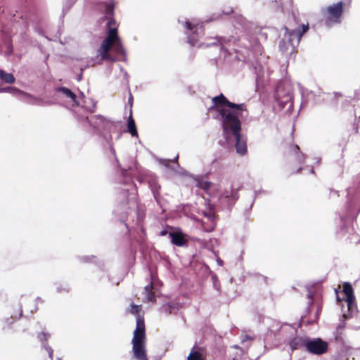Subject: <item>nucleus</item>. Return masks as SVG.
Listing matches in <instances>:
<instances>
[{
    "label": "nucleus",
    "mask_w": 360,
    "mask_h": 360,
    "mask_svg": "<svg viewBox=\"0 0 360 360\" xmlns=\"http://www.w3.org/2000/svg\"><path fill=\"white\" fill-rule=\"evenodd\" d=\"M212 105L207 110L216 111L213 118L221 122L223 136L230 147L234 146L236 153L244 155L247 153L245 139L241 135V122L240 117L247 111L245 103H234L220 94L212 98Z\"/></svg>",
    "instance_id": "1"
},
{
    "label": "nucleus",
    "mask_w": 360,
    "mask_h": 360,
    "mask_svg": "<svg viewBox=\"0 0 360 360\" xmlns=\"http://www.w3.org/2000/svg\"><path fill=\"white\" fill-rule=\"evenodd\" d=\"M101 5L104 8L103 13L105 15L103 20H107V35L97 50V55L101 56L102 60L115 62L117 58L109 53L111 49L117 55L126 56L121 39L118 36V25L114 18L116 2L115 0H104L101 3Z\"/></svg>",
    "instance_id": "2"
},
{
    "label": "nucleus",
    "mask_w": 360,
    "mask_h": 360,
    "mask_svg": "<svg viewBox=\"0 0 360 360\" xmlns=\"http://www.w3.org/2000/svg\"><path fill=\"white\" fill-rule=\"evenodd\" d=\"M184 23L186 30L188 43L191 46H197L198 48H208L217 46L219 48L221 53H224V56L227 53L230 54L229 48L236 45L240 39L234 36L229 37H207L205 41L200 42L199 39L204 34V30L202 25H193L190 21L186 20Z\"/></svg>",
    "instance_id": "3"
},
{
    "label": "nucleus",
    "mask_w": 360,
    "mask_h": 360,
    "mask_svg": "<svg viewBox=\"0 0 360 360\" xmlns=\"http://www.w3.org/2000/svg\"><path fill=\"white\" fill-rule=\"evenodd\" d=\"M356 198L348 197L343 213H339L335 219V233L338 238H342L346 234L350 233L352 229L349 227L351 219L356 218L360 212V207L356 210Z\"/></svg>",
    "instance_id": "4"
},
{
    "label": "nucleus",
    "mask_w": 360,
    "mask_h": 360,
    "mask_svg": "<svg viewBox=\"0 0 360 360\" xmlns=\"http://www.w3.org/2000/svg\"><path fill=\"white\" fill-rule=\"evenodd\" d=\"M131 343L133 358L136 360H148L146 349L145 323L143 318L141 316L136 317V326Z\"/></svg>",
    "instance_id": "5"
},
{
    "label": "nucleus",
    "mask_w": 360,
    "mask_h": 360,
    "mask_svg": "<svg viewBox=\"0 0 360 360\" xmlns=\"http://www.w3.org/2000/svg\"><path fill=\"white\" fill-rule=\"evenodd\" d=\"M274 98L278 106L284 108L289 103L288 110L293 106V88L292 83L287 79H281L276 88Z\"/></svg>",
    "instance_id": "6"
},
{
    "label": "nucleus",
    "mask_w": 360,
    "mask_h": 360,
    "mask_svg": "<svg viewBox=\"0 0 360 360\" xmlns=\"http://www.w3.org/2000/svg\"><path fill=\"white\" fill-rule=\"evenodd\" d=\"M129 188H122L119 191L117 196V204L114 212L124 217L128 213L129 204L134 203L136 205L137 210V221L138 222L142 221L145 217L144 211L140 208L136 202L133 201L132 199L129 200Z\"/></svg>",
    "instance_id": "7"
},
{
    "label": "nucleus",
    "mask_w": 360,
    "mask_h": 360,
    "mask_svg": "<svg viewBox=\"0 0 360 360\" xmlns=\"http://www.w3.org/2000/svg\"><path fill=\"white\" fill-rule=\"evenodd\" d=\"M78 122L85 128L90 127L95 133L101 134L103 131L110 130L112 123L101 115L87 117L77 116Z\"/></svg>",
    "instance_id": "8"
},
{
    "label": "nucleus",
    "mask_w": 360,
    "mask_h": 360,
    "mask_svg": "<svg viewBox=\"0 0 360 360\" xmlns=\"http://www.w3.org/2000/svg\"><path fill=\"white\" fill-rule=\"evenodd\" d=\"M56 91L62 94L63 97L72 102V105L81 106L89 112H94L96 108V102L93 99H89L91 105H87V101L84 99L85 96L83 92H80V96L77 97L76 94L70 89L64 86L58 87Z\"/></svg>",
    "instance_id": "9"
},
{
    "label": "nucleus",
    "mask_w": 360,
    "mask_h": 360,
    "mask_svg": "<svg viewBox=\"0 0 360 360\" xmlns=\"http://www.w3.org/2000/svg\"><path fill=\"white\" fill-rule=\"evenodd\" d=\"M283 29L285 30L283 37L288 40V46L297 47L303 34L309 30V24H302L301 28L300 26L295 28H290L285 25Z\"/></svg>",
    "instance_id": "10"
},
{
    "label": "nucleus",
    "mask_w": 360,
    "mask_h": 360,
    "mask_svg": "<svg viewBox=\"0 0 360 360\" xmlns=\"http://www.w3.org/2000/svg\"><path fill=\"white\" fill-rule=\"evenodd\" d=\"M222 13L225 15H230L231 13L233 14L232 17V22L236 29H241L243 32L248 34L252 32V29L254 27V24L252 22L247 20V19L242 15L235 13L232 8H228L224 10Z\"/></svg>",
    "instance_id": "11"
},
{
    "label": "nucleus",
    "mask_w": 360,
    "mask_h": 360,
    "mask_svg": "<svg viewBox=\"0 0 360 360\" xmlns=\"http://www.w3.org/2000/svg\"><path fill=\"white\" fill-rule=\"evenodd\" d=\"M239 189L240 188L236 189L231 188L230 191L225 190L223 191L218 199L219 205L223 209L231 210L239 198Z\"/></svg>",
    "instance_id": "12"
},
{
    "label": "nucleus",
    "mask_w": 360,
    "mask_h": 360,
    "mask_svg": "<svg viewBox=\"0 0 360 360\" xmlns=\"http://www.w3.org/2000/svg\"><path fill=\"white\" fill-rule=\"evenodd\" d=\"M328 342L319 338H310L307 337L306 351L310 354L321 355L326 353L328 350Z\"/></svg>",
    "instance_id": "13"
},
{
    "label": "nucleus",
    "mask_w": 360,
    "mask_h": 360,
    "mask_svg": "<svg viewBox=\"0 0 360 360\" xmlns=\"http://www.w3.org/2000/svg\"><path fill=\"white\" fill-rule=\"evenodd\" d=\"M342 292L345 295V300L347 304L348 314H344V316L348 319L352 316L353 313L356 311V304L355 303V296L352 285L349 282H345L343 284Z\"/></svg>",
    "instance_id": "14"
},
{
    "label": "nucleus",
    "mask_w": 360,
    "mask_h": 360,
    "mask_svg": "<svg viewBox=\"0 0 360 360\" xmlns=\"http://www.w3.org/2000/svg\"><path fill=\"white\" fill-rule=\"evenodd\" d=\"M342 1H338L336 4L330 5L327 8V13L328 18L326 20V25L328 27H331L333 22H339V18H340L343 8Z\"/></svg>",
    "instance_id": "15"
},
{
    "label": "nucleus",
    "mask_w": 360,
    "mask_h": 360,
    "mask_svg": "<svg viewBox=\"0 0 360 360\" xmlns=\"http://www.w3.org/2000/svg\"><path fill=\"white\" fill-rule=\"evenodd\" d=\"M293 330L292 335H294L292 338H290L287 341V344L290 346L291 352H294L297 349H301L302 348L306 349L307 345V336H298L297 335V328L291 326Z\"/></svg>",
    "instance_id": "16"
},
{
    "label": "nucleus",
    "mask_w": 360,
    "mask_h": 360,
    "mask_svg": "<svg viewBox=\"0 0 360 360\" xmlns=\"http://www.w3.org/2000/svg\"><path fill=\"white\" fill-rule=\"evenodd\" d=\"M148 186L150 188L153 198L156 202V203L162 208L164 206L165 199L160 195V191L161 188L160 185L155 179H151L148 181Z\"/></svg>",
    "instance_id": "17"
},
{
    "label": "nucleus",
    "mask_w": 360,
    "mask_h": 360,
    "mask_svg": "<svg viewBox=\"0 0 360 360\" xmlns=\"http://www.w3.org/2000/svg\"><path fill=\"white\" fill-rule=\"evenodd\" d=\"M32 18V16L30 14L23 13L22 11H16L11 17L10 20L13 22H20L21 21L24 28L26 30L30 24Z\"/></svg>",
    "instance_id": "18"
},
{
    "label": "nucleus",
    "mask_w": 360,
    "mask_h": 360,
    "mask_svg": "<svg viewBox=\"0 0 360 360\" xmlns=\"http://www.w3.org/2000/svg\"><path fill=\"white\" fill-rule=\"evenodd\" d=\"M169 236L172 243L178 247H183L187 243L186 239L179 233L170 232L169 233Z\"/></svg>",
    "instance_id": "19"
},
{
    "label": "nucleus",
    "mask_w": 360,
    "mask_h": 360,
    "mask_svg": "<svg viewBox=\"0 0 360 360\" xmlns=\"http://www.w3.org/2000/svg\"><path fill=\"white\" fill-rule=\"evenodd\" d=\"M180 307L181 305L179 302H169L164 304L161 307V310L167 314H176L180 309Z\"/></svg>",
    "instance_id": "20"
},
{
    "label": "nucleus",
    "mask_w": 360,
    "mask_h": 360,
    "mask_svg": "<svg viewBox=\"0 0 360 360\" xmlns=\"http://www.w3.org/2000/svg\"><path fill=\"white\" fill-rule=\"evenodd\" d=\"M300 91L302 96L301 107H303L307 105L311 98H314L315 94L312 91L301 86H300Z\"/></svg>",
    "instance_id": "21"
},
{
    "label": "nucleus",
    "mask_w": 360,
    "mask_h": 360,
    "mask_svg": "<svg viewBox=\"0 0 360 360\" xmlns=\"http://www.w3.org/2000/svg\"><path fill=\"white\" fill-rule=\"evenodd\" d=\"M204 216L209 221V224L207 227H205V230L207 232H211L216 227V221H215L216 215L213 212L208 211V212H204Z\"/></svg>",
    "instance_id": "22"
},
{
    "label": "nucleus",
    "mask_w": 360,
    "mask_h": 360,
    "mask_svg": "<svg viewBox=\"0 0 360 360\" xmlns=\"http://www.w3.org/2000/svg\"><path fill=\"white\" fill-rule=\"evenodd\" d=\"M127 131L130 133L132 136H138L136 123L132 117V109H129V116L127 120Z\"/></svg>",
    "instance_id": "23"
},
{
    "label": "nucleus",
    "mask_w": 360,
    "mask_h": 360,
    "mask_svg": "<svg viewBox=\"0 0 360 360\" xmlns=\"http://www.w3.org/2000/svg\"><path fill=\"white\" fill-rule=\"evenodd\" d=\"M37 338L41 342V347L42 349L47 350L48 347H51L48 344V340L51 338V334L49 333L42 331L37 334Z\"/></svg>",
    "instance_id": "24"
},
{
    "label": "nucleus",
    "mask_w": 360,
    "mask_h": 360,
    "mask_svg": "<svg viewBox=\"0 0 360 360\" xmlns=\"http://www.w3.org/2000/svg\"><path fill=\"white\" fill-rule=\"evenodd\" d=\"M295 48L296 47H291L288 46V42L286 38L283 37L279 42V50L283 53L292 54L295 51Z\"/></svg>",
    "instance_id": "25"
},
{
    "label": "nucleus",
    "mask_w": 360,
    "mask_h": 360,
    "mask_svg": "<svg viewBox=\"0 0 360 360\" xmlns=\"http://www.w3.org/2000/svg\"><path fill=\"white\" fill-rule=\"evenodd\" d=\"M261 194H268V192L264 191V190H259V191H255L254 192V198L252 201V202L250 203V206L248 208H247L245 211H244V217L245 219H249V217H250V210H252L253 205H254V203H255V199L258 197H259V195Z\"/></svg>",
    "instance_id": "26"
},
{
    "label": "nucleus",
    "mask_w": 360,
    "mask_h": 360,
    "mask_svg": "<svg viewBox=\"0 0 360 360\" xmlns=\"http://www.w3.org/2000/svg\"><path fill=\"white\" fill-rule=\"evenodd\" d=\"M153 288V284L152 282H150L149 284H148L145 287V288H144L145 299L148 302H155L156 301V297H155V293L152 290Z\"/></svg>",
    "instance_id": "27"
},
{
    "label": "nucleus",
    "mask_w": 360,
    "mask_h": 360,
    "mask_svg": "<svg viewBox=\"0 0 360 360\" xmlns=\"http://www.w3.org/2000/svg\"><path fill=\"white\" fill-rule=\"evenodd\" d=\"M129 170H131V167L128 169H122V176L123 179V184L127 186H135L134 184L133 179L131 176V172Z\"/></svg>",
    "instance_id": "28"
},
{
    "label": "nucleus",
    "mask_w": 360,
    "mask_h": 360,
    "mask_svg": "<svg viewBox=\"0 0 360 360\" xmlns=\"http://www.w3.org/2000/svg\"><path fill=\"white\" fill-rule=\"evenodd\" d=\"M0 79L4 83L12 84L15 82V78L12 73H8L0 69Z\"/></svg>",
    "instance_id": "29"
},
{
    "label": "nucleus",
    "mask_w": 360,
    "mask_h": 360,
    "mask_svg": "<svg viewBox=\"0 0 360 360\" xmlns=\"http://www.w3.org/2000/svg\"><path fill=\"white\" fill-rule=\"evenodd\" d=\"M195 186L203 190H208L210 188L211 182L205 180L202 177H198L195 179Z\"/></svg>",
    "instance_id": "30"
},
{
    "label": "nucleus",
    "mask_w": 360,
    "mask_h": 360,
    "mask_svg": "<svg viewBox=\"0 0 360 360\" xmlns=\"http://www.w3.org/2000/svg\"><path fill=\"white\" fill-rule=\"evenodd\" d=\"M187 360H204L202 353L198 350L195 349V346L191 350L189 355L187 357Z\"/></svg>",
    "instance_id": "31"
},
{
    "label": "nucleus",
    "mask_w": 360,
    "mask_h": 360,
    "mask_svg": "<svg viewBox=\"0 0 360 360\" xmlns=\"http://www.w3.org/2000/svg\"><path fill=\"white\" fill-rule=\"evenodd\" d=\"M0 93H8L13 95L24 94L22 91L14 86H6L0 88Z\"/></svg>",
    "instance_id": "32"
},
{
    "label": "nucleus",
    "mask_w": 360,
    "mask_h": 360,
    "mask_svg": "<svg viewBox=\"0 0 360 360\" xmlns=\"http://www.w3.org/2000/svg\"><path fill=\"white\" fill-rule=\"evenodd\" d=\"M76 1L77 0H65L63 6V16H64L68 12V11L75 4Z\"/></svg>",
    "instance_id": "33"
},
{
    "label": "nucleus",
    "mask_w": 360,
    "mask_h": 360,
    "mask_svg": "<svg viewBox=\"0 0 360 360\" xmlns=\"http://www.w3.org/2000/svg\"><path fill=\"white\" fill-rule=\"evenodd\" d=\"M178 158H179V155H177L173 160L160 159V163L168 168L170 167V164L172 162H174V163H176V166H179V164L177 162Z\"/></svg>",
    "instance_id": "34"
},
{
    "label": "nucleus",
    "mask_w": 360,
    "mask_h": 360,
    "mask_svg": "<svg viewBox=\"0 0 360 360\" xmlns=\"http://www.w3.org/2000/svg\"><path fill=\"white\" fill-rule=\"evenodd\" d=\"M211 278H212L214 288L215 290H217V291H219L220 290V282H219L217 275L214 273L212 274Z\"/></svg>",
    "instance_id": "35"
},
{
    "label": "nucleus",
    "mask_w": 360,
    "mask_h": 360,
    "mask_svg": "<svg viewBox=\"0 0 360 360\" xmlns=\"http://www.w3.org/2000/svg\"><path fill=\"white\" fill-rule=\"evenodd\" d=\"M78 259L81 262L91 263V262H94V259H96V257L94 255L80 256L78 257Z\"/></svg>",
    "instance_id": "36"
},
{
    "label": "nucleus",
    "mask_w": 360,
    "mask_h": 360,
    "mask_svg": "<svg viewBox=\"0 0 360 360\" xmlns=\"http://www.w3.org/2000/svg\"><path fill=\"white\" fill-rule=\"evenodd\" d=\"M140 310H141V306L136 305V304H131L130 312L132 314L136 315V317L138 316H140V314H139Z\"/></svg>",
    "instance_id": "37"
},
{
    "label": "nucleus",
    "mask_w": 360,
    "mask_h": 360,
    "mask_svg": "<svg viewBox=\"0 0 360 360\" xmlns=\"http://www.w3.org/2000/svg\"><path fill=\"white\" fill-rule=\"evenodd\" d=\"M221 15V13H212V14L210 15V17L208 19H207V20H205V22H208L214 21V20H215L218 19Z\"/></svg>",
    "instance_id": "38"
},
{
    "label": "nucleus",
    "mask_w": 360,
    "mask_h": 360,
    "mask_svg": "<svg viewBox=\"0 0 360 360\" xmlns=\"http://www.w3.org/2000/svg\"><path fill=\"white\" fill-rule=\"evenodd\" d=\"M221 15V13H212V14L210 15V17L208 19H207V20H205V22H208L214 21V20H215L218 19Z\"/></svg>",
    "instance_id": "39"
},
{
    "label": "nucleus",
    "mask_w": 360,
    "mask_h": 360,
    "mask_svg": "<svg viewBox=\"0 0 360 360\" xmlns=\"http://www.w3.org/2000/svg\"><path fill=\"white\" fill-rule=\"evenodd\" d=\"M57 292H69V288L68 285H65V286H63L62 285H59L56 288Z\"/></svg>",
    "instance_id": "40"
},
{
    "label": "nucleus",
    "mask_w": 360,
    "mask_h": 360,
    "mask_svg": "<svg viewBox=\"0 0 360 360\" xmlns=\"http://www.w3.org/2000/svg\"><path fill=\"white\" fill-rule=\"evenodd\" d=\"M306 155L302 153L297 154V160L299 162V163L302 164L305 159Z\"/></svg>",
    "instance_id": "41"
},
{
    "label": "nucleus",
    "mask_w": 360,
    "mask_h": 360,
    "mask_svg": "<svg viewBox=\"0 0 360 360\" xmlns=\"http://www.w3.org/2000/svg\"><path fill=\"white\" fill-rule=\"evenodd\" d=\"M48 353L49 357L51 359V360L53 359V349L52 347H48L47 350H46Z\"/></svg>",
    "instance_id": "42"
},
{
    "label": "nucleus",
    "mask_w": 360,
    "mask_h": 360,
    "mask_svg": "<svg viewBox=\"0 0 360 360\" xmlns=\"http://www.w3.org/2000/svg\"><path fill=\"white\" fill-rule=\"evenodd\" d=\"M128 104L129 105L130 109H131L132 105H133V96L130 91H129V96L128 98Z\"/></svg>",
    "instance_id": "43"
},
{
    "label": "nucleus",
    "mask_w": 360,
    "mask_h": 360,
    "mask_svg": "<svg viewBox=\"0 0 360 360\" xmlns=\"http://www.w3.org/2000/svg\"><path fill=\"white\" fill-rule=\"evenodd\" d=\"M129 76L128 73L126 71H124V79L126 81V84H127L128 88H129Z\"/></svg>",
    "instance_id": "44"
},
{
    "label": "nucleus",
    "mask_w": 360,
    "mask_h": 360,
    "mask_svg": "<svg viewBox=\"0 0 360 360\" xmlns=\"http://www.w3.org/2000/svg\"><path fill=\"white\" fill-rule=\"evenodd\" d=\"M83 69H81L80 73L77 76V80L80 82L82 79Z\"/></svg>",
    "instance_id": "45"
},
{
    "label": "nucleus",
    "mask_w": 360,
    "mask_h": 360,
    "mask_svg": "<svg viewBox=\"0 0 360 360\" xmlns=\"http://www.w3.org/2000/svg\"><path fill=\"white\" fill-rule=\"evenodd\" d=\"M13 317H10V318H6L5 319V322L6 323H7L8 325H11L13 323Z\"/></svg>",
    "instance_id": "46"
},
{
    "label": "nucleus",
    "mask_w": 360,
    "mask_h": 360,
    "mask_svg": "<svg viewBox=\"0 0 360 360\" xmlns=\"http://www.w3.org/2000/svg\"><path fill=\"white\" fill-rule=\"evenodd\" d=\"M255 49H257V51L258 52H260V53H261V51H262V47H261V45H260L259 43H257V42H255Z\"/></svg>",
    "instance_id": "47"
},
{
    "label": "nucleus",
    "mask_w": 360,
    "mask_h": 360,
    "mask_svg": "<svg viewBox=\"0 0 360 360\" xmlns=\"http://www.w3.org/2000/svg\"><path fill=\"white\" fill-rule=\"evenodd\" d=\"M293 147H294V151L295 153H297V154L300 153V149L297 145H295Z\"/></svg>",
    "instance_id": "48"
},
{
    "label": "nucleus",
    "mask_w": 360,
    "mask_h": 360,
    "mask_svg": "<svg viewBox=\"0 0 360 360\" xmlns=\"http://www.w3.org/2000/svg\"><path fill=\"white\" fill-rule=\"evenodd\" d=\"M167 234V231L166 229H163L160 232V236H164Z\"/></svg>",
    "instance_id": "49"
},
{
    "label": "nucleus",
    "mask_w": 360,
    "mask_h": 360,
    "mask_svg": "<svg viewBox=\"0 0 360 360\" xmlns=\"http://www.w3.org/2000/svg\"><path fill=\"white\" fill-rule=\"evenodd\" d=\"M7 52H8V54H10L13 52V46L12 45H9L8 46V49H7Z\"/></svg>",
    "instance_id": "50"
},
{
    "label": "nucleus",
    "mask_w": 360,
    "mask_h": 360,
    "mask_svg": "<svg viewBox=\"0 0 360 360\" xmlns=\"http://www.w3.org/2000/svg\"><path fill=\"white\" fill-rule=\"evenodd\" d=\"M217 262L218 265H219V266H222L224 264L223 261L219 258H218L217 259Z\"/></svg>",
    "instance_id": "51"
},
{
    "label": "nucleus",
    "mask_w": 360,
    "mask_h": 360,
    "mask_svg": "<svg viewBox=\"0 0 360 360\" xmlns=\"http://www.w3.org/2000/svg\"><path fill=\"white\" fill-rule=\"evenodd\" d=\"M262 279L263 280V281L267 284V281H268V278L266 276H260Z\"/></svg>",
    "instance_id": "52"
},
{
    "label": "nucleus",
    "mask_w": 360,
    "mask_h": 360,
    "mask_svg": "<svg viewBox=\"0 0 360 360\" xmlns=\"http://www.w3.org/2000/svg\"><path fill=\"white\" fill-rule=\"evenodd\" d=\"M35 32H37L39 34L43 35L42 31L37 27H35Z\"/></svg>",
    "instance_id": "53"
},
{
    "label": "nucleus",
    "mask_w": 360,
    "mask_h": 360,
    "mask_svg": "<svg viewBox=\"0 0 360 360\" xmlns=\"http://www.w3.org/2000/svg\"><path fill=\"white\" fill-rule=\"evenodd\" d=\"M308 298H309L311 300L313 299V295L311 292H309L307 295Z\"/></svg>",
    "instance_id": "54"
},
{
    "label": "nucleus",
    "mask_w": 360,
    "mask_h": 360,
    "mask_svg": "<svg viewBox=\"0 0 360 360\" xmlns=\"http://www.w3.org/2000/svg\"><path fill=\"white\" fill-rule=\"evenodd\" d=\"M22 316V307L20 306V313H19L18 318H20Z\"/></svg>",
    "instance_id": "55"
},
{
    "label": "nucleus",
    "mask_w": 360,
    "mask_h": 360,
    "mask_svg": "<svg viewBox=\"0 0 360 360\" xmlns=\"http://www.w3.org/2000/svg\"><path fill=\"white\" fill-rule=\"evenodd\" d=\"M98 265L102 269V271H103V266L104 265L103 263L101 262H99V264Z\"/></svg>",
    "instance_id": "56"
},
{
    "label": "nucleus",
    "mask_w": 360,
    "mask_h": 360,
    "mask_svg": "<svg viewBox=\"0 0 360 360\" xmlns=\"http://www.w3.org/2000/svg\"><path fill=\"white\" fill-rule=\"evenodd\" d=\"M319 310H320L319 309H317V310H316V319H319Z\"/></svg>",
    "instance_id": "57"
},
{
    "label": "nucleus",
    "mask_w": 360,
    "mask_h": 360,
    "mask_svg": "<svg viewBox=\"0 0 360 360\" xmlns=\"http://www.w3.org/2000/svg\"><path fill=\"white\" fill-rule=\"evenodd\" d=\"M36 300H37V302H43L42 299H41V297H37V299H36Z\"/></svg>",
    "instance_id": "58"
},
{
    "label": "nucleus",
    "mask_w": 360,
    "mask_h": 360,
    "mask_svg": "<svg viewBox=\"0 0 360 360\" xmlns=\"http://www.w3.org/2000/svg\"><path fill=\"white\" fill-rule=\"evenodd\" d=\"M316 321H308L307 325L313 324Z\"/></svg>",
    "instance_id": "59"
},
{
    "label": "nucleus",
    "mask_w": 360,
    "mask_h": 360,
    "mask_svg": "<svg viewBox=\"0 0 360 360\" xmlns=\"http://www.w3.org/2000/svg\"><path fill=\"white\" fill-rule=\"evenodd\" d=\"M303 169H304L303 167H300V168H298V169H297V172H296V173H299V172H300Z\"/></svg>",
    "instance_id": "60"
},
{
    "label": "nucleus",
    "mask_w": 360,
    "mask_h": 360,
    "mask_svg": "<svg viewBox=\"0 0 360 360\" xmlns=\"http://www.w3.org/2000/svg\"><path fill=\"white\" fill-rule=\"evenodd\" d=\"M309 172L311 173V174L314 173V169H313L312 167L309 169Z\"/></svg>",
    "instance_id": "61"
},
{
    "label": "nucleus",
    "mask_w": 360,
    "mask_h": 360,
    "mask_svg": "<svg viewBox=\"0 0 360 360\" xmlns=\"http://www.w3.org/2000/svg\"><path fill=\"white\" fill-rule=\"evenodd\" d=\"M111 151L112 153V154L115 155V150L113 148H111Z\"/></svg>",
    "instance_id": "62"
},
{
    "label": "nucleus",
    "mask_w": 360,
    "mask_h": 360,
    "mask_svg": "<svg viewBox=\"0 0 360 360\" xmlns=\"http://www.w3.org/2000/svg\"><path fill=\"white\" fill-rule=\"evenodd\" d=\"M255 73L258 74V68L257 67H255Z\"/></svg>",
    "instance_id": "63"
},
{
    "label": "nucleus",
    "mask_w": 360,
    "mask_h": 360,
    "mask_svg": "<svg viewBox=\"0 0 360 360\" xmlns=\"http://www.w3.org/2000/svg\"><path fill=\"white\" fill-rule=\"evenodd\" d=\"M49 57V54H47V55L46 56V57H45V60H46V61L48 60Z\"/></svg>",
    "instance_id": "64"
}]
</instances>
